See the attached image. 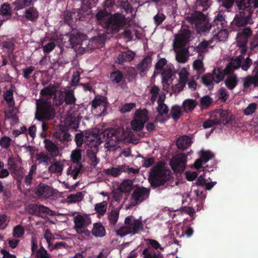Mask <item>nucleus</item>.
<instances>
[{
    "instance_id": "53",
    "label": "nucleus",
    "mask_w": 258,
    "mask_h": 258,
    "mask_svg": "<svg viewBox=\"0 0 258 258\" xmlns=\"http://www.w3.org/2000/svg\"><path fill=\"white\" fill-rule=\"evenodd\" d=\"M71 159L75 163H78L81 159V150L76 149L74 150L71 154Z\"/></svg>"
},
{
    "instance_id": "6",
    "label": "nucleus",
    "mask_w": 258,
    "mask_h": 258,
    "mask_svg": "<svg viewBox=\"0 0 258 258\" xmlns=\"http://www.w3.org/2000/svg\"><path fill=\"white\" fill-rule=\"evenodd\" d=\"M143 229V224L133 217L126 218L124 225L116 230L117 235L123 236L127 234H135Z\"/></svg>"
},
{
    "instance_id": "5",
    "label": "nucleus",
    "mask_w": 258,
    "mask_h": 258,
    "mask_svg": "<svg viewBox=\"0 0 258 258\" xmlns=\"http://www.w3.org/2000/svg\"><path fill=\"white\" fill-rule=\"evenodd\" d=\"M74 228L79 234L78 238L81 240L87 239L90 236V233L86 228L91 223V219L89 215L77 214L74 216Z\"/></svg>"
},
{
    "instance_id": "1",
    "label": "nucleus",
    "mask_w": 258,
    "mask_h": 258,
    "mask_svg": "<svg viewBox=\"0 0 258 258\" xmlns=\"http://www.w3.org/2000/svg\"><path fill=\"white\" fill-rule=\"evenodd\" d=\"M97 132L96 130L87 132L84 137V142L91 147L96 148L100 144L102 140H105L107 142L104 147L109 150H115L119 143L125 142L129 136L128 131L126 132L122 128L107 129L100 135H98Z\"/></svg>"
},
{
    "instance_id": "21",
    "label": "nucleus",
    "mask_w": 258,
    "mask_h": 258,
    "mask_svg": "<svg viewBox=\"0 0 258 258\" xmlns=\"http://www.w3.org/2000/svg\"><path fill=\"white\" fill-rule=\"evenodd\" d=\"M198 170V174L201 172H203V173L201 174L198 177L196 183L198 185H205L206 189L210 190L211 189L216 183V182H207V180L205 178V174L207 173V170L205 168L202 166V168L200 170L197 169Z\"/></svg>"
},
{
    "instance_id": "17",
    "label": "nucleus",
    "mask_w": 258,
    "mask_h": 258,
    "mask_svg": "<svg viewBox=\"0 0 258 258\" xmlns=\"http://www.w3.org/2000/svg\"><path fill=\"white\" fill-rule=\"evenodd\" d=\"M191 196L192 200L199 202L201 205L197 206V211H199L202 208L203 203L206 197V191L203 186L197 187L196 189H193L191 192Z\"/></svg>"
},
{
    "instance_id": "13",
    "label": "nucleus",
    "mask_w": 258,
    "mask_h": 258,
    "mask_svg": "<svg viewBox=\"0 0 258 258\" xmlns=\"http://www.w3.org/2000/svg\"><path fill=\"white\" fill-rule=\"evenodd\" d=\"M186 163V156L184 154H179L173 157L170 162V165L175 171L181 172L184 169Z\"/></svg>"
},
{
    "instance_id": "15",
    "label": "nucleus",
    "mask_w": 258,
    "mask_h": 258,
    "mask_svg": "<svg viewBox=\"0 0 258 258\" xmlns=\"http://www.w3.org/2000/svg\"><path fill=\"white\" fill-rule=\"evenodd\" d=\"M29 212L41 217H46L48 215H54L55 212L47 207L41 205H32L29 206Z\"/></svg>"
},
{
    "instance_id": "35",
    "label": "nucleus",
    "mask_w": 258,
    "mask_h": 258,
    "mask_svg": "<svg viewBox=\"0 0 258 258\" xmlns=\"http://www.w3.org/2000/svg\"><path fill=\"white\" fill-rule=\"evenodd\" d=\"M151 61L152 58L151 56H146L138 64V68L142 72H144L147 71L151 66Z\"/></svg>"
},
{
    "instance_id": "23",
    "label": "nucleus",
    "mask_w": 258,
    "mask_h": 258,
    "mask_svg": "<svg viewBox=\"0 0 258 258\" xmlns=\"http://www.w3.org/2000/svg\"><path fill=\"white\" fill-rule=\"evenodd\" d=\"M192 143V139L190 137L187 136H182L177 139L176 145L178 148L185 150L189 147Z\"/></svg>"
},
{
    "instance_id": "63",
    "label": "nucleus",
    "mask_w": 258,
    "mask_h": 258,
    "mask_svg": "<svg viewBox=\"0 0 258 258\" xmlns=\"http://www.w3.org/2000/svg\"><path fill=\"white\" fill-rule=\"evenodd\" d=\"M36 169V166L35 165H32L31 166V169L30 170L28 174L25 177V182L27 184H30L31 183L33 174L34 173V171Z\"/></svg>"
},
{
    "instance_id": "8",
    "label": "nucleus",
    "mask_w": 258,
    "mask_h": 258,
    "mask_svg": "<svg viewBox=\"0 0 258 258\" xmlns=\"http://www.w3.org/2000/svg\"><path fill=\"white\" fill-rule=\"evenodd\" d=\"M148 119V112L146 109L137 110L135 113L134 118L131 123L133 130L136 131H141Z\"/></svg>"
},
{
    "instance_id": "40",
    "label": "nucleus",
    "mask_w": 258,
    "mask_h": 258,
    "mask_svg": "<svg viewBox=\"0 0 258 258\" xmlns=\"http://www.w3.org/2000/svg\"><path fill=\"white\" fill-rule=\"evenodd\" d=\"M135 56L134 52L130 51L124 52L118 56V62L122 63L123 61H131Z\"/></svg>"
},
{
    "instance_id": "9",
    "label": "nucleus",
    "mask_w": 258,
    "mask_h": 258,
    "mask_svg": "<svg viewBox=\"0 0 258 258\" xmlns=\"http://www.w3.org/2000/svg\"><path fill=\"white\" fill-rule=\"evenodd\" d=\"M191 18V22L195 25L198 32L206 31L211 28L208 18L200 12H195Z\"/></svg>"
},
{
    "instance_id": "16",
    "label": "nucleus",
    "mask_w": 258,
    "mask_h": 258,
    "mask_svg": "<svg viewBox=\"0 0 258 258\" xmlns=\"http://www.w3.org/2000/svg\"><path fill=\"white\" fill-rule=\"evenodd\" d=\"M149 194V191L144 187L136 189L132 195L131 205L135 206L146 200Z\"/></svg>"
},
{
    "instance_id": "7",
    "label": "nucleus",
    "mask_w": 258,
    "mask_h": 258,
    "mask_svg": "<svg viewBox=\"0 0 258 258\" xmlns=\"http://www.w3.org/2000/svg\"><path fill=\"white\" fill-rule=\"evenodd\" d=\"M170 171L164 167H157L150 173L149 179L152 185L160 186L167 181L169 176Z\"/></svg>"
},
{
    "instance_id": "43",
    "label": "nucleus",
    "mask_w": 258,
    "mask_h": 258,
    "mask_svg": "<svg viewBox=\"0 0 258 258\" xmlns=\"http://www.w3.org/2000/svg\"><path fill=\"white\" fill-rule=\"evenodd\" d=\"M192 67L198 73H203L205 71V68L203 61V57L202 56V58L196 59L193 62Z\"/></svg>"
},
{
    "instance_id": "54",
    "label": "nucleus",
    "mask_w": 258,
    "mask_h": 258,
    "mask_svg": "<svg viewBox=\"0 0 258 258\" xmlns=\"http://www.w3.org/2000/svg\"><path fill=\"white\" fill-rule=\"evenodd\" d=\"M204 84L209 88H212L214 82L211 74L204 76L202 78Z\"/></svg>"
},
{
    "instance_id": "36",
    "label": "nucleus",
    "mask_w": 258,
    "mask_h": 258,
    "mask_svg": "<svg viewBox=\"0 0 258 258\" xmlns=\"http://www.w3.org/2000/svg\"><path fill=\"white\" fill-rule=\"evenodd\" d=\"M5 115L6 118L12 119L15 122H17L18 119L16 117L17 110L14 108V105H9L5 109Z\"/></svg>"
},
{
    "instance_id": "29",
    "label": "nucleus",
    "mask_w": 258,
    "mask_h": 258,
    "mask_svg": "<svg viewBox=\"0 0 258 258\" xmlns=\"http://www.w3.org/2000/svg\"><path fill=\"white\" fill-rule=\"evenodd\" d=\"M92 233L95 237H102L105 235L106 231L100 223H96L93 225Z\"/></svg>"
},
{
    "instance_id": "56",
    "label": "nucleus",
    "mask_w": 258,
    "mask_h": 258,
    "mask_svg": "<svg viewBox=\"0 0 258 258\" xmlns=\"http://www.w3.org/2000/svg\"><path fill=\"white\" fill-rule=\"evenodd\" d=\"M257 106V104L252 103L248 105V106L244 109V113L246 115H249L252 114L255 111Z\"/></svg>"
},
{
    "instance_id": "22",
    "label": "nucleus",
    "mask_w": 258,
    "mask_h": 258,
    "mask_svg": "<svg viewBox=\"0 0 258 258\" xmlns=\"http://www.w3.org/2000/svg\"><path fill=\"white\" fill-rule=\"evenodd\" d=\"M241 59H243L242 55H239L237 58L232 59L225 69L226 74L231 73L234 70L239 68L241 63Z\"/></svg>"
},
{
    "instance_id": "42",
    "label": "nucleus",
    "mask_w": 258,
    "mask_h": 258,
    "mask_svg": "<svg viewBox=\"0 0 258 258\" xmlns=\"http://www.w3.org/2000/svg\"><path fill=\"white\" fill-rule=\"evenodd\" d=\"M81 169V166L80 164H76L74 166H71L67 171V174L71 175L75 179L77 178Z\"/></svg>"
},
{
    "instance_id": "37",
    "label": "nucleus",
    "mask_w": 258,
    "mask_h": 258,
    "mask_svg": "<svg viewBox=\"0 0 258 258\" xmlns=\"http://www.w3.org/2000/svg\"><path fill=\"white\" fill-rule=\"evenodd\" d=\"M32 254L35 258H50L47 251L43 247H41L36 250H34V246L32 247Z\"/></svg>"
},
{
    "instance_id": "60",
    "label": "nucleus",
    "mask_w": 258,
    "mask_h": 258,
    "mask_svg": "<svg viewBox=\"0 0 258 258\" xmlns=\"http://www.w3.org/2000/svg\"><path fill=\"white\" fill-rule=\"evenodd\" d=\"M119 215V212L117 210L112 211L109 216V219L112 224H115L117 222Z\"/></svg>"
},
{
    "instance_id": "52",
    "label": "nucleus",
    "mask_w": 258,
    "mask_h": 258,
    "mask_svg": "<svg viewBox=\"0 0 258 258\" xmlns=\"http://www.w3.org/2000/svg\"><path fill=\"white\" fill-rule=\"evenodd\" d=\"M211 103V98L208 96H205L201 99L200 105L201 108L204 109L209 106Z\"/></svg>"
},
{
    "instance_id": "45",
    "label": "nucleus",
    "mask_w": 258,
    "mask_h": 258,
    "mask_svg": "<svg viewBox=\"0 0 258 258\" xmlns=\"http://www.w3.org/2000/svg\"><path fill=\"white\" fill-rule=\"evenodd\" d=\"M83 198L82 193L81 192H78L75 194H71L68 196L67 202L69 203H75L81 201Z\"/></svg>"
},
{
    "instance_id": "44",
    "label": "nucleus",
    "mask_w": 258,
    "mask_h": 258,
    "mask_svg": "<svg viewBox=\"0 0 258 258\" xmlns=\"http://www.w3.org/2000/svg\"><path fill=\"white\" fill-rule=\"evenodd\" d=\"M211 75L213 78V81L216 83H218L223 79L224 73L220 69H216L213 71Z\"/></svg>"
},
{
    "instance_id": "2",
    "label": "nucleus",
    "mask_w": 258,
    "mask_h": 258,
    "mask_svg": "<svg viewBox=\"0 0 258 258\" xmlns=\"http://www.w3.org/2000/svg\"><path fill=\"white\" fill-rule=\"evenodd\" d=\"M41 93L43 97L36 102L37 113L45 117H48L52 111L50 99L47 96H51L54 94L53 103L56 105H59L63 101L68 104L75 102V99L72 90L63 92L52 86L43 89Z\"/></svg>"
},
{
    "instance_id": "33",
    "label": "nucleus",
    "mask_w": 258,
    "mask_h": 258,
    "mask_svg": "<svg viewBox=\"0 0 258 258\" xmlns=\"http://www.w3.org/2000/svg\"><path fill=\"white\" fill-rule=\"evenodd\" d=\"M24 16L27 20L33 21L37 19L38 12L34 8H30L25 11Z\"/></svg>"
},
{
    "instance_id": "64",
    "label": "nucleus",
    "mask_w": 258,
    "mask_h": 258,
    "mask_svg": "<svg viewBox=\"0 0 258 258\" xmlns=\"http://www.w3.org/2000/svg\"><path fill=\"white\" fill-rule=\"evenodd\" d=\"M238 33L248 39L251 35L252 31L249 27H246L239 30Z\"/></svg>"
},
{
    "instance_id": "49",
    "label": "nucleus",
    "mask_w": 258,
    "mask_h": 258,
    "mask_svg": "<svg viewBox=\"0 0 258 258\" xmlns=\"http://www.w3.org/2000/svg\"><path fill=\"white\" fill-rule=\"evenodd\" d=\"M25 233L24 228L20 225L14 227L13 230L12 235L16 238L23 237Z\"/></svg>"
},
{
    "instance_id": "27",
    "label": "nucleus",
    "mask_w": 258,
    "mask_h": 258,
    "mask_svg": "<svg viewBox=\"0 0 258 258\" xmlns=\"http://www.w3.org/2000/svg\"><path fill=\"white\" fill-rule=\"evenodd\" d=\"M212 40L203 41L201 42L196 47V51L199 53L201 56H203L206 52L208 51L210 48H212L213 46L211 45Z\"/></svg>"
},
{
    "instance_id": "19",
    "label": "nucleus",
    "mask_w": 258,
    "mask_h": 258,
    "mask_svg": "<svg viewBox=\"0 0 258 258\" xmlns=\"http://www.w3.org/2000/svg\"><path fill=\"white\" fill-rule=\"evenodd\" d=\"M190 32L188 30H183L175 36L174 46L179 47L184 45L188 40Z\"/></svg>"
},
{
    "instance_id": "47",
    "label": "nucleus",
    "mask_w": 258,
    "mask_h": 258,
    "mask_svg": "<svg viewBox=\"0 0 258 258\" xmlns=\"http://www.w3.org/2000/svg\"><path fill=\"white\" fill-rule=\"evenodd\" d=\"M107 203L103 201L101 203L96 204L95 205V210L96 213L100 215H104L107 210Z\"/></svg>"
},
{
    "instance_id": "20",
    "label": "nucleus",
    "mask_w": 258,
    "mask_h": 258,
    "mask_svg": "<svg viewBox=\"0 0 258 258\" xmlns=\"http://www.w3.org/2000/svg\"><path fill=\"white\" fill-rule=\"evenodd\" d=\"M258 66L255 67L251 76H247L243 79V87L245 88H248L251 84L254 86H258V73L257 70Z\"/></svg>"
},
{
    "instance_id": "10",
    "label": "nucleus",
    "mask_w": 258,
    "mask_h": 258,
    "mask_svg": "<svg viewBox=\"0 0 258 258\" xmlns=\"http://www.w3.org/2000/svg\"><path fill=\"white\" fill-rule=\"evenodd\" d=\"M108 103L104 97H96L92 101V113L98 116H104L106 111Z\"/></svg>"
},
{
    "instance_id": "38",
    "label": "nucleus",
    "mask_w": 258,
    "mask_h": 258,
    "mask_svg": "<svg viewBox=\"0 0 258 258\" xmlns=\"http://www.w3.org/2000/svg\"><path fill=\"white\" fill-rule=\"evenodd\" d=\"M63 163L61 161L52 163L49 167V171L51 173H61L63 170Z\"/></svg>"
},
{
    "instance_id": "26",
    "label": "nucleus",
    "mask_w": 258,
    "mask_h": 258,
    "mask_svg": "<svg viewBox=\"0 0 258 258\" xmlns=\"http://www.w3.org/2000/svg\"><path fill=\"white\" fill-rule=\"evenodd\" d=\"M45 148L50 154L53 157L59 156L60 153L57 146L48 140H44Z\"/></svg>"
},
{
    "instance_id": "55",
    "label": "nucleus",
    "mask_w": 258,
    "mask_h": 258,
    "mask_svg": "<svg viewBox=\"0 0 258 258\" xmlns=\"http://www.w3.org/2000/svg\"><path fill=\"white\" fill-rule=\"evenodd\" d=\"M4 98L8 102L9 105H14V102L13 101V94L11 91H6L4 95Z\"/></svg>"
},
{
    "instance_id": "3",
    "label": "nucleus",
    "mask_w": 258,
    "mask_h": 258,
    "mask_svg": "<svg viewBox=\"0 0 258 258\" xmlns=\"http://www.w3.org/2000/svg\"><path fill=\"white\" fill-rule=\"evenodd\" d=\"M235 0H224L222 6L227 9L230 8ZM239 9L241 10L236 15L232 25L239 27L247 24H252L253 21L251 18L252 11L249 8V0H235Z\"/></svg>"
},
{
    "instance_id": "41",
    "label": "nucleus",
    "mask_w": 258,
    "mask_h": 258,
    "mask_svg": "<svg viewBox=\"0 0 258 258\" xmlns=\"http://www.w3.org/2000/svg\"><path fill=\"white\" fill-rule=\"evenodd\" d=\"M197 104V103L195 100L188 99L183 102L182 106L185 112H188L193 110Z\"/></svg>"
},
{
    "instance_id": "28",
    "label": "nucleus",
    "mask_w": 258,
    "mask_h": 258,
    "mask_svg": "<svg viewBox=\"0 0 258 258\" xmlns=\"http://www.w3.org/2000/svg\"><path fill=\"white\" fill-rule=\"evenodd\" d=\"M37 194L39 196L47 198L52 195V191L51 188L44 184H40L37 189Z\"/></svg>"
},
{
    "instance_id": "11",
    "label": "nucleus",
    "mask_w": 258,
    "mask_h": 258,
    "mask_svg": "<svg viewBox=\"0 0 258 258\" xmlns=\"http://www.w3.org/2000/svg\"><path fill=\"white\" fill-rule=\"evenodd\" d=\"M175 71L173 68L166 67L161 72L163 88L167 92L173 89V78H174Z\"/></svg>"
},
{
    "instance_id": "57",
    "label": "nucleus",
    "mask_w": 258,
    "mask_h": 258,
    "mask_svg": "<svg viewBox=\"0 0 258 258\" xmlns=\"http://www.w3.org/2000/svg\"><path fill=\"white\" fill-rule=\"evenodd\" d=\"M252 64V61L249 57H246L244 60L241 59L240 66L242 70L247 71Z\"/></svg>"
},
{
    "instance_id": "61",
    "label": "nucleus",
    "mask_w": 258,
    "mask_h": 258,
    "mask_svg": "<svg viewBox=\"0 0 258 258\" xmlns=\"http://www.w3.org/2000/svg\"><path fill=\"white\" fill-rule=\"evenodd\" d=\"M144 258H159V255L154 252H151L148 248H145L143 251Z\"/></svg>"
},
{
    "instance_id": "34",
    "label": "nucleus",
    "mask_w": 258,
    "mask_h": 258,
    "mask_svg": "<svg viewBox=\"0 0 258 258\" xmlns=\"http://www.w3.org/2000/svg\"><path fill=\"white\" fill-rule=\"evenodd\" d=\"M228 74L225 81V84L228 88L233 89L237 84V79L236 76L234 74H231V73Z\"/></svg>"
},
{
    "instance_id": "39",
    "label": "nucleus",
    "mask_w": 258,
    "mask_h": 258,
    "mask_svg": "<svg viewBox=\"0 0 258 258\" xmlns=\"http://www.w3.org/2000/svg\"><path fill=\"white\" fill-rule=\"evenodd\" d=\"M133 187V182L131 180L126 179L123 181L120 184L117 190L121 192H130Z\"/></svg>"
},
{
    "instance_id": "62",
    "label": "nucleus",
    "mask_w": 258,
    "mask_h": 258,
    "mask_svg": "<svg viewBox=\"0 0 258 258\" xmlns=\"http://www.w3.org/2000/svg\"><path fill=\"white\" fill-rule=\"evenodd\" d=\"M198 175V170L197 171H188L185 172L186 178L188 181L194 180Z\"/></svg>"
},
{
    "instance_id": "59",
    "label": "nucleus",
    "mask_w": 258,
    "mask_h": 258,
    "mask_svg": "<svg viewBox=\"0 0 258 258\" xmlns=\"http://www.w3.org/2000/svg\"><path fill=\"white\" fill-rule=\"evenodd\" d=\"M11 142V139L7 136H5L1 139L0 145L3 148H7L10 146Z\"/></svg>"
},
{
    "instance_id": "12",
    "label": "nucleus",
    "mask_w": 258,
    "mask_h": 258,
    "mask_svg": "<svg viewBox=\"0 0 258 258\" xmlns=\"http://www.w3.org/2000/svg\"><path fill=\"white\" fill-rule=\"evenodd\" d=\"M189 70L190 67L189 65H186L178 70V74L179 76L178 82L177 84H175L177 90L175 89L174 91L179 92L182 90L185 87L190 77Z\"/></svg>"
},
{
    "instance_id": "32",
    "label": "nucleus",
    "mask_w": 258,
    "mask_h": 258,
    "mask_svg": "<svg viewBox=\"0 0 258 258\" xmlns=\"http://www.w3.org/2000/svg\"><path fill=\"white\" fill-rule=\"evenodd\" d=\"M32 3V0H16L12 3L15 10H20L26 7L30 6Z\"/></svg>"
},
{
    "instance_id": "24",
    "label": "nucleus",
    "mask_w": 258,
    "mask_h": 258,
    "mask_svg": "<svg viewBox=\"0 0 258 258\" xmlns=\"http://www.w3.org/2000/svg\"><path fill=\"white\" fill-rule=\"evenodd\" d=\"M247 40V38L239 33H237L236 35V44L238 47V50L242 54L245 53L247 50L246 44Z\"/></svg>"
},
{
    "instance_id": "4",
    "label": "nucleus",
    "mask_w": 258,
    "mask_h": 258,
    "mask_svg": "<svg viewBox=\"0 0 258 258\" xmlns=\"http://www.w3.org/2000/svg\"><path fill=\"white\" fill-rule=\"evenodd\" d=\"M96 17L101 25L115 32L119 31L124 26V17L119 14L111 15L106 11H101L97 14Z\"/></svg>"
},
{
    "instance_id": "46",
    "label": "nucleus",
    "mask_w": 258,
    "mask_h": 258,
    "mask_svg": "<svg viewBox=\"0 0 258 258\" xmlns=\"http://www.w3.org/2000/svg\"><path fill=\"white\" fill-rule=\"evenodd\" d=\"M176 59L177 61L180 63L185 62L188 59V55L185 49H181L176 52Z\"/></svg>"
},
{
    "instance_id": "50",
    "label": "nucleus",
    "mask_w": 258,
    "mask_h": 258,
    "mask_svg": "<svg viewBox=\"0 0 258 258\" xmlns=\"http://www.w3.org/2000/svg\"><path fill=\"white\" fill-rule=\"evenodd\" d=\"M1 12L2 15L5 17L6 20L9 19L11 16V9L8 5H2L1 8Z\"/></svg>"
},
{
    "instance_id": "14",
    "label": "nucleus",
    "mask_w": 258,
    "mask_h": 258,
    "mask_svg": "<svg viewBox=\"0 0 258 258\" xmlns=\"http://www.w3.org/2000/svg\"><path fill=\"white\" fill-rule=\"evenodd\" d=\"M199 156L200 158L197 159L193 165V167L198 170H200L204 164L214 157V154L210 150L204 149L199 152Z\"/></svg>"
},
{
    "instance_id": "51",
    "label": "nucleus",
    "mask_w": 258,
    "mask_h": 258,
    "mask_svg": "<svg viewBox=\"0 0 258 258\" xmlns=\"http://www.w3.org/2000/svg\"><path fill=\"white\" fill-rule=\"evenodd\" d=\"M171 114L174 119H178L181 114L180 107L176 105L173 106L171 110Z\"/></svg>"
},
{
    "instance_id": "30",
    "label": "nucleus",
    "mask_w": 258,
    "mask_h": 258,
    "mask_svg": "<svg viewBox=\"0 0 258 258\" xmlns=\"http://www.w3.org/2000/svg\"><path fill=\"white\" fill-rule=\"evenodd\" d=\"M228 33L226 30L221 29L218 30L217 31H215L213 34V37L212 38V41H224L228 37Z\"/></svg>"
},
{
    "instance_id": "18",
    "label": "nucleus",
    "mask_w": 258,
    "mask_h": 258,
    "mask_svg": "<svg viewBox=\"0 0 258 258\" xmlns=\"http://www.w3.org/2000/svg\"><path fill=\"white\" fill-rule=\"evenodd\" d=\"M212 114L215 119V122L217 124L227 123L231 116V113L226 110L215 111Z\"/></svg>"
},
{
    "instance_id": "25",
    "label": "nucleus",
    "mask_w": 258,
    "mask_h": 258,
    "mask_svg": "<svg viewBox=\"0 0 258 258\" xmlns=\"http://www.w3.org/2000/svg\"><path fill=\"white\" fill-rule=\"evenodd\" d=\"M124 167L123 165L117 166L116 167H111V168L103 170V174L104 175H111L113 177L119 176L122 172H124Z\"/></svg>"
},
{
    "instance_id": "48",
    "label": "nucleus",
    "mask_w": 258,
    "mask_h": 258,
    "mask_svg": "<svg viewBox=\"0 0 258 258\" xmlns=\"http://www.w3.org/2000/svg\"><path fill=\"white\" fill-rule=\"evenodd\" d=\"M150 92L151 94V100L152 102H154L157 99V101H159V96L161 94H164L163 92H159V89L156 86H153L151 87Z\"/></svg>"
},
{
    "instance_id": "58",
    "label": "nucleus",
    "mask_w": 258,
    "mask_h": 258,
    "mask_svg": "<svg viewBox=\"0 0 258 258\" xmlns=\"http://www.w3.org/2000/svg\"><path fill=\"white\" fill-rule=\"evenodd\" d=\"M111 80L116 83L120 82L122 78V74L119 72H114L111 74Z\"/></svg>"
},
{
    "instance_id": "31",
    "label": "nucleus",
    "mask_w": 258,
    "mask_h": 258,
    "mask_svg": "<svg viewBox=\"0 0 258 258\" xmlns=\"http://www.w3.org/2000/svg\"><path fill=\"white\" fill-rule=\"evenodd\" d=\"M165 99V94H161L159 96V101H157L158 104L157 111L158 113L161 115L166 114L168 110L166 105L163 103Z\"/></svg>"
}]
</instances>
